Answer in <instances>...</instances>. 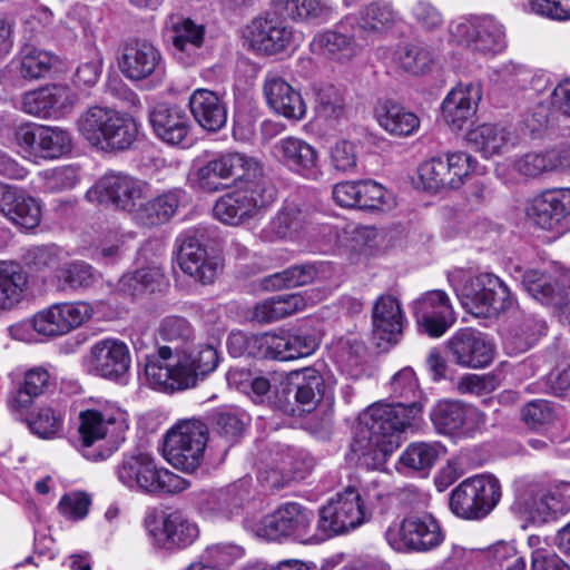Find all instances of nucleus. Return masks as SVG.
<instances>
[{
    "label": "nucleus",
    "instance_id": "1",
    "mask_svg": "<svg viewBox=\"0 0 570 570\" xmlns=\"http://www.w3.org/2000/svg\"><path fill=\"white\" fill-rule=\"evenodd\" d=\"M422 410L420 402L373 403L358 416L352 452L382 463L401 446L404 434L420 424Z\"/></svg>",
    "mask_w": 570,
    "mask_h": 570
},
{
    "label": "nucleus",
    "instance_id": "2",
    "mask_svg": "<svg viewBox=\"0 0 570 570\" xmlns=\"http://www.w3.org/2000/svg\"><path fill=\"white\" fill-rule=\"evenodd\" d=\"M218 363V351L209 343L176 353L169 346H161L155 354L146 356L145 376L151 389L174 393L194 387L198 376L213 372Z\"/></svg>",
    "mask_w": 570,
    "mask_h": 570
},
{
    "label": "nucleus",
    "instance_id": "3",
    "mask_svg": "<svg viewBox=\"0 0 570 570\" xmlns=\"http://www.w3.org/2000/svg\"><path fill=\"white\" fill-rule=\"evenodd\" d=\"M128 428L127 413L117 406L81 411L76 446L88 460H105L124 443Z\"/></svg>",
    "mask_w": 570,
    "mask_h": 570
},
{
    "label": "nucleus",
    "instance_id": "4",
    "mask_svg": "<svg viewBox=\"0 0 570 570\" xmlns=\"http://www.w3.org/2000/svg\"><path fill=\"white\" fill-rule=\"evenodd\" d=\"M448 279L462 307L476 317H492L512 305L508 286L491 273L473 274L456 268L449 273Z\"/></svg>",
    "mask_w": 570,
    "mask_h": 570
},
{
    "label": "nucleus",
    "instance_id": "5",
    "mask_svg": "<svg viewBox=\"0 0 570 570\" xmlns=\"http://www.w3.org/2000/svg\"><path fill=\"white\" fill-rule=\"evenodd\" d=\"M116 475L130 491L148 495L176 494L190 487L187 479L158 465L151 454L140 451L124 454Z\"/></svg>",
    "mask_w": 570,
    "mask_h": 570
},
{
    "label": "nucleus",
    "instance_id": "6",
    "mask_svg": "<svg viewBox=\"0 0 570 570\" xmlns=\"http://www.w3.org/2000/svg\"><path fill=\"white\" fill-rule=\"evenodd\" d=\"M80 135L102 151L125 150L136 140L138 127L135 120L115 109L92 106L77 121Z\"/></svg>",
    "mask_w": 570,
    "mask_h": 570
},
{
    "label": "nucleus",
    "instance_id": "7",
    "mask_svg": "<svg viewBox=\"0 0 570 570\" xmlns=\"http://www.w3.org/2000/svg\"><path fill=\"white\" fill-rule=\"evenodd\" d=\"M389 546L399 552H428L440 547L445 534L439 521L429 512H413L385 531Z\"/></svg>",
    "mask_w": 570,
    "mask_h": 570
},
{
    "label": "nucleus",
    "instance_id": "8",
    "mask_svg": "<svg viewBox=\"0 0 570 570\" xmlns=\"http://www.w3.org/2000/svg\"><path fill=\"white\" fill-rule=\"evenodd\" d=\"M275 199V187L266 179H258L245 189L222 196L213 213L219 222L238 226L261 216Z\"/></svg>",
    "mask_w": 570,
    "mask_h": 570
},
{
    "label": "nucleus",
    "instance_id": "9",
    "mask_svg": "<svg viewBox=\"0 0 570 570\" xmlns=\"http://www.w3.org/2000/svg\"><path fill=\"white\" fill-rule=\"evenodd\" d=\"M13 139L22 156L33 163L59 159L73 148L72 136L67 129L35 122L18 126Z\"/></svg>",
    "mask_w": 570,
    "mask_h": 570
},
{
    "label": "nucleus",
    "instance_id": "10",
    "mask_svg": "<svg viewBox=\"0 0 570 570\" xmlns=\"http://www.w3.org/2000/svg\"><path fill=\"white\" fill-rule=\"evenodd\" d=\"M439 434L455 441L473 439L485 430L487 415L478 407L458 400H440L430 412Z\"/></svg>",
    "mask_w": 570,
    "mask_h": 570
},
{
    "label": "nucleus",
    "instance_id": "11",
    "mask_svg": "<svg viewBox=\"0 0 570 570\" xmlns=\"http://www.w3.org/2000/svg\"><path fill=\"white\" fill-rule=\"evenodd\" d=\"M501 499V485L492 475H475L462 481L451 493L450 509L462 519L488 515Z\"/></svg>",
    "mask_w": 570,
    "mask_h": 570
},
{
    "label": "nucleus",
    "instance_id": "12",
    "mask_svg": "<svg viewBox=\"0 0 570 570\" xmlns=\"http://www.w3.org/2000/svg\"><path fill=\"white\" fill-rule=\"evenodd\" d=\"M208 442V428L198 419L177 423L166 435L170 463L186 472L195 471L202 463Z\"/></svg>",
    "mask_w": 570,
    "mask_h": 570
},
{
    "label": "nucleus",
    "instance_id": "13",
    "mask_svg": "<svg viewBox=\"0 0 570 570\" xmlns=\"http://www.w3.org/2000/svg\"><path fill=\"white\" fill-rule=\"evenodd\" d=\"M313 520L314 514L311 510L298 503L289 502L265 515L258 522L249 523L247 521L246 524L256 537L265 540L293 537L296 540L309 541L315 539V534H311Z\"/></svg>",
    "mask_w": 570,
    "mask_h": 570
},
{
    "label": "nucleus",
    "instance_id": "14",
    "mask_svg": "<svg viewBox=\"0 0 570 570\" xmlns=\"http://www.w3.org/2000/svg\"><path fill=\"white\" fill-rule=\"evenodd\" d=\"M365 520L361 495L352 488L337 493L320 510L315 540H324L361 525Z\"/></svg>",
    "mask_w": 570,
    "mask_h": 570
},
{
    "label": "nucleus",
    "instance_id": "15",
    "mask_svg": "<svg viewBox=\"0 0 570 570\" xmlns=\"http://www.w3.org/2000/svg\"><path fill=\"white\" fill-rule=\"evenodd\" d=\"M474 163L475 160L466 153H450L445 159L435 157L421 164L419 176L429 190L456 189L473 171Z\"/></svg>",
    "mask_w": 570,
    "mask_h": 570
},
{
    "label": "nucleus",
    "instance_id": "16",
    "mask_svg": "<svg viewBox=\"0 0 570 570\" xmlns=\"http://www.w3.org/2000/svg\"><path fill=\"white\" fill-rule=\"evenodd\" d=\"M249 343L255 356L283 362L308 356L318 347V338L306 332H268L252 335Z\"/></svg>",
    "mask_w": 570,
    "mask_h": 570
},
{
    "label": "nucleus",
    "instance_id": "17",
    "mask_svg": "<svg viewBox=\"0 0 570 570\" xmlns=\"http://www.w3.org/2000/svg\"><path fill=\"white\" fill-rule=\"evenodd\" d=\"M144 524L155 543L166 550L191 546L200 532L197 523L179 511L161 514L151 511L146 514Z\"/></svg>",
    "mask_w": 570,
    "mask_h": 570
},
{
    "label": "nucleus",
    "instance_id": "18",
    "mask_svg": "<svg viewBox=\"0 0 570 570\" xmlns=\"http://www.w3.org/2000/svg\"><path fill=\"white\" fill-rule=\"evenodd\" d=\"M88 373L110 381H121L129 372L131 356L128 345L119 338L95 342L83 356Z\"/></svg>",
    "mask_w": 570,
    "mask_h": 570
},
{
    "label": "nucleus",
    "instance_id": "19",
    "mask_svg": "<svg viewBox=\"0 0 570 570\" xmlns=\"http://www.w3.org/2000/svg\"><path fill=\"white\" fill-rule=\"evenodd\" d=\"M522 285L542 305L560 308L562 318L570 325V273L529 269L522 275Z\"/></svg>",
    "mask_w": 570,
    "mask_h": 570
},
{
    "label": "nucleus",
    "instance_id": "20",
    "mask_svg": "<svg viewBox=\"0 0 570 570\" xmlns=\"http://www.w3.org/2000/svg\"><path fill=\"white\" fill-rule=\"evenodd\" d=\"M120 72L130 81L165 77V61L160 50L145 40L126 42L118 57Z\"/></svg>",
    "mask_w": 570,
    "mask_h": 570
},
{
    "label": "nucleus",
    "instance_id": "21",
    "mask_svg": "<svg viewBox=\"0 0 570 570\" xmlns=\"http://www.w3.org/2000/svg\"><path fill=\"white\" fill-rule=\"evenodd\" d=\"M411 308L420 330L431 337H441L455 322L450 297L441 289L423 293Z\"/></svg>",
    "mask_w": 570,
    "mask_h": 570
},
{
    "label": "nucleus",
    "instance_id": "22",
    "mask_svg": "<svg viewBox=\"0 0 570 570\" xmlns=\"http://www.w3.org/2000/svg\"><path fill=\"white\" fill-rule=\"evenodd\" d=\"M146 185L121 173L104 175L87 193L89 202L112 204L122 210H132L145 195Z\"/></svg>",
    "mask_w": 570,
    "mask_h": 570
},
{
    "label": "nucleus",
    "instance_id": "23",
    "mask_svg": "<svg viewBox=\"0 0 570 570\" xmlns=\"http://www.w3.org/2000/svg\"><path fill=\"white\" fill-rule=\"evenodd\" d=\"M92 315L85 302H65L50 305L32 318L33 330L45 336H60L79 327Z\"/></svg>",
    "mask_w": 570,
    "mask_h": 570
},
{
    "label": "nucleus",
    "instance_id": "24",
    "mask_svg": "<svg viewBox=\"0 0 570 570\" xmlns=\"http://www.w3.org/2000/svg\"><path fill=\"white\" fill-rule=\"evenodd\" d=\"M450 31L458 43L483 53L499 52L505 46L503 27L491 17L459 21Z\"/></svg>",
    "mask_w": 570,
    "mask_h": 570
},
{
    "label": "nucleus",
    "instance_id": "25",
    "mask_svg": "<svg viewBox=\"0 0 570 570\" xmlns=\"http://www.w3.org/2000/svg\"><path fill=\"white\" fill-rule=\"evenodd\" d=\"M446 346L452 361L462 367L482 368L494 357V345L488 337L474 328L459 330Z\"/></svg>",
    "mask_w": 570,
    "mask_h": 570
},
{
    "label": "nucleus",
    "instance_id": "26",
    "mask_svg": "<svg viewBox=\"0 0 570 570\" xmlns=\"http://www.w3.org/2000/svg\"><path fill=\"white\" fill-rule=\"evenodd\" d=\"M250 47L266 55H275L296 46L301 40L292 27L277 18H256L247 27Z\"/></svg>",
    "mask_w": 570,
    "mask_h": 570
},
{
    "label": "nucleus",
    "instance_id": "27",
    "mask_svg": "<svg viewBox=\"0 0 570 570\" xmlns=\"http://www.w3.org/2000/svg\"><path fill=\"white\" fill-rule=\"evenodd\" d=\"M250 498V480L240 479L225 488L203 492L198 504L209 517L229 520L240 514Z\"/></svg>",
    "mask_w": 570,
    "mask_h": 570
},
{
    "label": "nucleus",
    "instance_id": "28",
    "mask_svg": "<svg viewBox=\"0 0 570 570\" xmlns=\"http://www.w3.org/2000/svg\"><path fill=\"white\" fill-rule=\"evenodd\" d=\"M273 154L294 174L311 180L322 176L316 148L301 138L288 136L279 139L273 146Z\"/></svg>",
    "mask_w": 570,
    "mask_h": 570
},
{
    "label": "nucleus",
    "instance_id": "29",
    "mask_svg": "<svg viewBox=\"0 0 570 570\" xmlns=\"http://www.w3.org/2000/svg\"><path fill=\"white\" fill-rule=\"evenodd\" d=\"M154 135L169 146L187 147L190 144V120L186 111L176 105H157L149 114Z\"/></svg>",
    "mask_w": 570,
    "mask_h": 570
},
{
    "label": "nucleus",
    "instance_id": "30",
    "mask_svg": "<svg viewBox=\"0 0 570 570\" xmlns=\"http://www.w3.org/2000/svg\"><path fill=\"white\" fill-rule=\"evenodd\" d=\"M166 37L173 45L177 60L189 66L199 59V49L204 41V29L189 18L170 14L166 20Z\"/></svg>",
    "mask_w": 570,
    "mask_h": 570
},
{
    "label": "nucleus",
    "instance_id": "31",
    "mask_svg": "<svg viewBox=\"0 0 570 570\" xmlns=\"http://www.w3.org/2000/svg\"><path fill=\"white\" fill-rule=\"evenodd\" d=\"M263 92L267 105L278 115L292 120H301L306 115V104L277 71L269 70L264 76Z\"/></svg>",
    "mask_w": 570,
    "mask_h": 570
},
{
    "label": "nucleus",
    "instance_id": "32",
    "mask_svg": "<svg viewBox=\"0 0 570 570\" xmlns=\"http://www.w3.org/2000/svg\"><path fill=\"white\" fill-rule=\"evenodd\" d=\"M75 102L67 86L51 85L28 91L22 97V110L31 116L48 119L59 117Z\"/></svg>",
    "mask_w": 570,
    "mask_h": 570
},
{
    "label": "nucleus",
    "instance_id": "33",
    "mask_svg": "<svg viewBox=\"0 0 570 570\" xmlns=\"http://www.w3.org/2000/svg\"><path fill=\"white\" fill-rule=\"evenodd\" d=\"M51 383L52 375L45 366H33L27 370L17 389L8 394L7 406L9 411L17 417H23L36 399L41 396Z\"/></svg>",
    "mask_w": 570,
    "mask_h": 570
},
{
    "label": "nucleus",
    "instance_id": "34",
    "mask_svg": "<svg viewBox=\"0 0 570 570\" xmlns=\"http://www.w3.org/2000/svg\"><path fill=\"white\" fill-rule=\"evenodd\" d=\"M481 98L482 90L479 83H460L446 95L442 102L444 121L453 129H462L474 117Z\"/></svg>",
    "mask_w": 570,
    "mask_h": 570
},
{
    "label": "nucleus",
    "instance_id": "35",
    "mask_svg": "<svg viewBox=\"0 0 570 570\" xmlns=\"http://www.w3.org/2000/svg\"><path fill=\"white\" fill-rule=\"evenodd\" d=\"M570 215V189L547 191L527 207L528 218L542 229L558 227Z\"/></svg>",
    "mask_w": 570,
    "mask_h": 570
},
{
    "label": "nucleus",
    "instance_id": "36",
    "mask_svg": "<svg viewBox=\"0 0 570 570\" xmlns=\"http://www.w3.org/2000/svg\"><path fill=\"white\" fill-rule=\"evenodd\" d=\"M0 212L14 225L33 229L41 220L38 199L22 190L0 184Z\"/></svg>",
    "mask_w": 570,
    "mask_h": 570
},
{
    "label": "nucleus",
    "instance_id": "37",
    "mask_svg": "<svg viewBox=\"0 0 570 570\" xmlns=\"http://www.w3.org/2000/svg\"><path fill=\"white\" fill-rule=\"evenodd\" d=\"M405 317L400 302L392 295H381L372 311L373 335L377 345L395 344L402 335Z\"/></svg>",
    "mask_w": 570,
    "mask_h": 570
},
{
    "label": "nucleus",
    "instance_id": "38",
    "mask_svg": "<svg viewBox=\"0 0 570 570\" xmlns=\"http://www.w3.org/2000/svg\"><path fill=\"white\" fill-rule=\"evenodd\" d=\"M178 242L177 262L183 272L203 284L212 283L219 269V263L207 257L205 247L196 237L185 235Z\"/></svg>",
    "mask_w": 570,
    "mask_h": 570
},
{
    "label": "nucleus",
    "instance_id": "39",
    "mask_svg": "<svg viewBox=\"0 0 570 570\" xmlns=\"http://www.w3.org/2000/svg\"><path fill=\"white\" fill-rule=\"evenodd\" d=\"M291 386L299 413L313 411L332 390V382L318 370L305 367L291 374Z\"/></svg>",
    "mask_w": 570,
    "mask_h": 570
},
{
    "label": "nucleus",
    "instance_id": "40",
    "mask_svg": "<svg viewBox=\"0 0 570 570\" xmlns=\"http://www.w3.org/2000/svg\"><path fill=\"white\" fill-rule=\"evenodd\" d=\"M306 213L293 202H286L277 214L259 232L258 237L265 243L295 239L305 229Z\"/></svg>",
    "mask_w": 570,
    "mask_h": 570
},
{
    "label": "nucleus",
    "instance_id": "41",
    "mask_svg": "<svg viewBox=\"0 0 570 570\" xmlns=\"http://www.w3.org/2000/svg\"><path fill=\"white\" fill-rule=\"evenodd\" d=\"M195 121L205 130L218 131L227 121V108L222 98L213 90L195 89L188 99Z\"/></svg>",
    "mask_w": 570,
    "mask_h": 570
},
{
    "label": "nucleus",
    "instance_id": "42",
    "mask_svg": "<svg viewBox=\"0 0 570 570\" xmlns=\"http://www.w3.org/2000/svg\"><path fill=\"white\" fill-rule=\"evenodd\" d=\"M466 140L488 158L509 150L515 145L517 137L505 127L483 124L469 130Z\"/></svg>",
    "mask_w": 570,
    "mask_h": 570
},
{
    "label": "nucleus",
    "instance_id": "43",
    "mask_svg": "<svg viewBox=\"0 0 570 570\" xmlns=\"http://www.w3.org/2000/svg\"><path fill=\"white\" fill-rule=\"evenodd\" d=\"M185 193L181 189L166 191L144 204L134 214L142 226L153 227L167 223L177 212Z\"/></svg>",
    "mask_w": 570,
    "mask_h": 570
},
{
    "label": "nucleus",
    "instance_id": "44",
    "mask_svg": "<svg viewBox=\"0 0 570 570\" xmlns=\"http://www.w3.org/2000/svg\"><path fill=\"white\" fill-rule=\"evenodd\" d=\"M519 511L535 523H544L559 514L560 505L552 498L551 490H546L537 484L529 485L517 501Z\"/></svg>",
    "mask_w": 570,
    "mask_h": 570
},
{
    "label": "nucleus",
    "instance_id": "45",
    "mask_svg": "<svg viewBox=\"0 0 570 570\" xmlns=\"http://www.w3.org/2000/svg\"><path fill=\"white\" fill-rule=\"evenodd\" d=\"M375 118L380 127L393 136H410L420 127V119L414 112L391 100L375 107Z\"/></svg>",
    "mask_w": 570,
    "mask_h": 570
},
{
    "label": "nucleus",
    "instance_id": "46",
    "mask_svg": "<svg viewBox=\"0 0 570 570\" xmlns=\"http://www.w3.org/2000/svg\"><path fill=\"white\" fill-rule=\"evenodd\" d=\"M98 278L95 268L85 261H72L59 267L53 275L58 292L76 293L91 287Z\"/></svg>",
    "mask_w": 570,
    "mask_h": 570
},
{
    "label": "nucleus",
    "instance_id": "47",
    "mask_svg": "<svg viewBox=\"0 0 570 570\" xmlns=\"http://www.w3.org/2000/svg\"><path fill=\"white\" fill-rule=\"evenodd\" d=\"M308 301L301 293L271 297L254 308L253 317L259 323L276 322L306 308Z\"/></svg>",
    "mask_w": 570,
    "mask_h": 570
},
{
    "label": "nucleus",
    "instance_id": "48",
    "mask_svg": "<svg viewBox=\"0 0 570 570\" xmlns=\"http://www.w3.org/2000/svg\"><path fill=\"white\" fill-rule=\"evenodd\" d=\"M226 180H245L255 183L262 178L259 163L245 154L227 151L216 156Z\"/></svg>",
    "mask_w": 570,
    "mask_h": 570
},
{
    "label": "nucleus",
    "instance_id": "49",
    "mask_svg": "<svg viewBox=\"0 0 570 570\" xmlns=\"http://www.w3.org/2000/svg\"><path fill=\"white\" fill-rule=\"evenodd\" d=\"M399 21V13L389 1L377 0L366 4L358 17V26L370 33H383Z\"/></svg>",
    "mask_w": 570,
    "mask_h": 570
},
{
    "label": "nucleus",
    "instance_id": "50",
    "mask_svg": "<svg viewBox=\"0 0 570 570\" xmlns=\"http://www.w3.org/2000/svg\"><path fill=\"white\" fill-rule=\"evenodd\" d=\"M27 276L12 262H0V311L11 309L21 298Z\"/></svg>",
    "mask_w": 570,
    "mask_h": 570
},
{
    "label": "nucleus",
    "instance_id": "51",
    "mask_svg": "<svg viewBox=\"0 0 570 570\" xmlns=\"http://www.w3.org/2000/svg\"><path fill=\"white\" fill-rule=\"evenodd\" d=\"M289 18L298 21L325 23L334 18V8L326 0H277Z\"/></svg>",
    "mask_w": 570,
    "mask_h": 570
},
{
    "label": "nucleus",
    "instance_id": "52",
    "mask_svg": "<svg viewBox=\"0 0 570 570\" xmlns=\"http://www.w3.org/2000/svg\"><path fill=\"white\" fill-rule=\"evenodd\" d=\"M272 470L278 471L283 475L303 476L313 468V459L302 449L292 446H277L271 452Z\"/></svg>",
    "mask_w": 570,
    "mask_h": 570
},
{
    "label": "nucleus",
    "instance_id": "53",
    "mask_svg": "<svg viewBox=\"0 0 570 570\" xmlns=\"http://www.w3.org/2000/svg\"><path fill=\"white\" fill-rule=\"evenodd\" d=\"M316 276L317 269L315 265H294L282 272L265 277L263 285L266 289L279 291L282 288L307 285L312 283Z\"/></svg>",
    "mask_w": 570,
    "mask_h": 570
},
{
    "label": "nucleus",
    "instance_id": "54",
    "mask_svg": "<svg viewBox=\"0 0 570 570\" xmlns=\"http://www.w3.org/2000/svg\"><path fill=\"white\" fill-rule=\"evenodd\" d=\"M311 49L315 53L338 60L348 59L354 52L352 38L332 30L315 36Z\"/></svg>",
    "mask_w": 570,
    "mask_h": 570
},
{
    "label": "nucleus",
    "instance_id": "55",
    "mask_svg": "<svg viewBox=\"0 0 570 570\" xmlns=\"http://www.w3.org/2000/svg\"><path fill=\"white\" fill-rule=\"evenodd\" d=\"M315 101V111L321 119L335 121L344 115L345 100L343 92L332 83H323L316 88Z\"/></svg>",
    "mask_w": 570,
    "mask_h": 570
},
{
    "label": "nucleus",
    "instance_id": "56",
    "mask_svg": "<svg viewBox=\"0 0 570 570\" xmlns=\"http://www.w3.org/2000/svg\"><path fill=\"white\" fill-rule=\"evenodd\" d=\"M443 453L444 448L438 442H417L406 448L400 458V462L410 469L424 471L431 469Z\"/></svg>",
    "mask_w": 570,
    "mask_h": 570
},
{
    "label": "nucleus",
    "instance_id": "57",
    "mask_svg": "<svg viewBox=\"0 0 570 570\" xmlns=\"http://www.w3.org/2000/svg\"><path fill=\"white\" fill-rule=\"evenodd\" d=\"M124 291L129 292L131 295H137L142 292H155L165 284V275L157 266H148L137 269L135 273L125 275L120 279Z\"/></svg>",
    "mask_w": 570,
    "mask_h": 570
},
{
    "label": "nucleus",
    "instance_id": "58",
    "mask_svg": "<svg viewBox=\"0 0 570 570\" xmlns=\"http://www.w3.org/2000/svg\"><path fill=\"white\" fill-rule=\"evenodd\" d=\"M55 61V57L48 51L26 48L20 57L19 73L24 79H39L49 72Z\"/></svg>",
    "mask_w": 570,
    "mask_h": 570
},
{
    "label": "nucleus",
    "instance_id": "59",
    "mask_svg": "<svg viewBox=\"0 0 570 570\" xmlns=\"http://www.w3.org/2000/svg\"><path fill=\"white\" fill-rule=\"evenodd\" d=\"M65 413L50 405L42 406L29 420V428L33 434L42 439L56 436L63 425Z\"/></svg>",
    "mask_w": 570,
    "mask_h": 570
},
{
    "label": "nucleus",
    "instance_id": "60",
    "mask_svg": "<svg viewBox=\"0 0 570 570\" xmlns=\"http://www.w3.org/2000/svg\"><path fill=\"white\" fill-rule=\"evenodd\" d=\"M521 419L529 429L539 431L554 422L557 410L546 400H534L522 407Z\"/></svg>",
    "mask_w": 570,
    "mask_h": 570
},
{
    "label": "nucleus",
    "instance_id": "61",
    "mask_svg": "<svg viewBox=\"0 0 570 570\" xmlns=\"http://www.w3.org/2000/svg\"><path fill=\"white\" fill-rule=\"evenodd\" d=\"M337 361L352 375L364 362L366 346L356 336L341 338L337 344Z\"/></svg>",
    "mask_w": 570,
    "mask_h": 570
},
{
    "label": "nucleus",
    "instance_id": "62",
    "mask_svg": "<svg viewBox=\"0 0 570 570\" xmlns=\"http://www.w3.org/2000/svg\"><path fill=\"white\" fill-rule=\"evenodd\" d=\"M217 157L208 160L204 165L197 167L191 179L195 186L204 191H218L228 186L223 175Z\"/></svg>",
    "mask_w": 570,
    "mask_h": 570
},
{
    "label": "nucleus",
    "instance_id": "63",
    "mask_svg": "<svg viewBox=\"0 0 570 570\" xmlns=\"http://www.w3.org/2000/svg\"><path fill=\"white\" fill-rule=\"evenodd\" d=\"M24 263L36 271L55 269L61 267L63 252L55 245L33 246L24 254Z\"/></svg>",
    "mask_w": 570,
    "mask_h": 570
},
{
    "label": "nucleus",
    "instance_id": "64",
    "mask_svg": "<svg viewBox=\"0 0 570 570\" xmlns=\"http://www.w3.org/2000/svg\"><path fill=\"white\" fill-rule=\"evenodd\" d=\"M489 557L492 563L502 570H525L524 558L512 541L494 543L489 550Z\"/></svg>",
    "mask_w": 570,
    "mask_h": 570
}]
</instances>
